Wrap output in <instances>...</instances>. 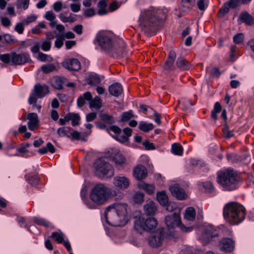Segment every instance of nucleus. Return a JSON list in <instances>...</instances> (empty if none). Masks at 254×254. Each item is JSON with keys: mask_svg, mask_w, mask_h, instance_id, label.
I'll return each instance as SVG.
<instances>
[{"mask_svg": "<svg viewBox=\"0 0 254 254\" xmlns=\"http://www.w3.org/2000/svg\"><path fill=\"white\" fill-rule=\"evenodd\" d=\"M41 68L43 72L46 74L53 72L56 69V66L53 64H44L42 65Z\"/></svg>", "mask_w": 254, "mask_h": 254, "instance_id": "42", "label": "nucleus"}, {"mask_svg": "<svg viewBox=\"0 0 254 254\" xmlns=\"http://www.w3.org/2000/svg\"><path fill=\"white\" fill-rule=\"evenodd\" d=\"M218 236V234L215 231H213L209 228L206 229L203 234V238L205 239L207 241H210L213 238L217 237Z\"/></svg>", "mask_w": 254, "mask_h": 254, "instance_id": "28", "label": "nucleus"}, {"mask_svg": "<svg viewBox=\"0 0 254 254\" xmlns=\"http://www.w3.org/2000/svg\"><path fill=\"white\" fill-rule=\"evenodd\" d=\"M195 0H182V5L186 9H190L195 4Z\"/></svg>", "mask_w": 254, "mask_h": 254, "instance_id": "48", "label": "nucleus"}, {"mask_svg": "<svg viewBox=\"0 0 254 254\" xmlns=\"http://www.w3.org/2000/svg\"><path fill=\"white\" fill-rule=\"evenodd\" d=\"M71 137L72 140H81L82 141H85L86 139L84 137L80 136V133L76 130L73 131L72 132H70L69 137Z\"/></svg>", "mask_w": 254, "mask_h": 254, "instance_id": "52", "label": "nucleus"}, {"mask_svg": "<svg viewBox=\"0 0 254 254\" xmlns=\"http://www.w3.org/2000/svg\"><path fill=\"white\" fill-rule=\"evenodd\" d=\"M30 61V57L26 53L21 54H17L16 52L11 53V62L14 65H22Z\"/></svg>", "mask_w": 254, "mask_h": 254, "instance_id": "10", "label": "nucleus"}, {"mask_svg": "<svg viewBox=\"0 0 254 254\" xmlns=\"http://www.w3.org/2000/svg\"><path fill=\"white\" fill-rule=\"evenodd\" d=\"M48 86L45 85H41L40 84H36L34 86L33 93L34 95L38 98H42L46 94L49 93Z\"/></svg>", "mask_w": 254, "mask_h": 254, "instance_id": "18", "label": "nucleus"}, {"mask_svg": "<svg viewBox=\"0 0 254 254\" xmlns=\"http://www.w3.org/2000/svg\"><path fill=\"white\" fill-rule=\"evenodd\" d=\"M25 177L28 180L29 183L32 186H36L39 183V179L37 176L26 175Z\"/></svg>", "mask_w": 254, "mask_h": 254, "instance_id": "50", "label": "nucleus"}, {"mask_svg": "<svg viewBox=\"0 0 254 254\" xmlns=\"http://www.w3.org/2000/svg\"><path fill=\"white\" fill-rule=\"evenodd\" d=\"M203 187H204L205 191L208 192H211L214 190V188L213 186L212 183L210 182H206L203 183Z\"/></svg>", "mask_w": 254, "mask_h": 254, "instance_id": "53", "label": "nucleus"}, {"mask_svg": "<svg viewBox=\"0 0 254 254\" xmlns=\"http://www.w3.org/2000/svg\"><path fill=\"white\" fill-rule=\"evenodd\" d=\"M165 12L162 9L147 10L142 14L140 26L144 32H154L166 19Z\"/></svg>", "mask_w": 254, "mask_h": 254, "instance_id": "2", "label": "nucleus"}, {"mask_svg": "<svg viewBox=\"0 0 254 254\" xmlns=\"http://www.w3.org/2000/svg\"><path fill=\"white\" fill-rule=\"evenodd\" d=\"M45 18L47 20L52 21L56 18V15L52 11H49L46 13Z\"/></svg>", "mask_w": 254, "mask_h": 254, "instance_id": "60", "label": "nucleus"}, {"mask_svg": "<svg viewBox=\"0 0 254 254\" xmlns=\"http://www.w3.org/2000/svg\"><path fill=\"white\" fill-rule=\"evenodd\" d=\"M176 59V54L175 52L173 50L170 51L168 56L167 60L165 63L164 69L166 70H174L175 67L174 64Z\"/></svg>", "mask_w": 254, "mask_h": 254, "instance_id": "15", "label": "nucleus"}, {"mask_svg": "<svg viewBox=\"0 0 254 254\" xmlns=\"http://www.w3.org/2000/svg\"><path fill=\"white\" fill-rule=\"evenodd\" d=\"M195 210L192 207H188L186 210L185 218L189 221H193L195 218Z\"/></svg>", "mask_w": 254, "mask_h": 254, "instance_id": "30", "label": "nucleus"}, {"mask_svg": "<svg viewBox=\"0 0 254 254\" xmlns=\"http://www.w3.org/2000/svg\"><path fill=\"white\" fill-rule=\"evenodd\" d=\"M223 133L225 138H230L234 135V130H230L227 124H225L223 128Z\"/></svg>", "mask_w": 254, "mask_h": 254, "instance_id": "47", "label": "nucleus"}, {"mask_svg": "<svg viewBox=\"0 0 254 254\" xmlns=\"http://www.w3.org/2000/svg\"><path fill=\"white\" fill-rule=\"evenodd\" d=\"M169 190L171 191L172 195L179 200H183L186 198V193L184 190L177 184L170 186Z\"/></svg>", "mask_w": 254, "mask_h": 254, "instance_id": "14", "label": "nucleus"}, {"mask_svg": "<svg viewBox=\"0 0 254 254\" xmlns=\"http://www.w3.org/2000/svg\"><path fill=\"white\" fill-rule=\"evenodd\" d=\"M94 167L96 174L99 176L109 175L111 177L114 175V170L112 166L101 158H99L94 162Z\"/></svg>", "mask_w": 254, "mask_h": 254, "instance_id": "8", "label": "nucleus"}, {"mask_svg": "<svg viewBox=\"0 0 254 254\" xmlns=\"http://www.w3.org/2000/svg\"><path fill=\"white\" fill-rule=\"evenodd\" d=\"M230 6L225 2L223 6L219 10L217 15L220 18H223L229 11Z\"/></svg>", "mask_w": 254, "mask_h": 254, "instance_id": "40", "label": "nucleus"}, {"mask_svg": "<svg viewBox=\"0 0 254 254\" xmlns=\"http://www.w3.org/2000/svg\"><path fill=\"white\" fill-rule=\"evenodd\" d=\"M244 37V35L242 33H238L234 36V42L237 44H240L243 42Z\"/></svg>", "mask_w": 254, "mask_h": 254, "instance_id": "57", "label": "nucleus"}, {"mask_svg": "<svg viewBox=\"0 0 254 254\" xmlns=\"http://www.w3.org/2000/svg\"><path fill=\"white\" fill-rule=\"evenodd\" d=\"M133 175L138 180L144 179L147 175V169L143 165H138L133 170Z\"/></svg>", "mask_w": 254, "mask_h": 254, "instance_id": "20", "label": "nucleus"}, {"mask_svg": "<svg viewBox=\"0 0 254 254\" xmlns=\"http://www.w3.org/2000/svg\"><path fill=\"white\" fill-rule=\"evenodd\" d=\"M64 36H59L57 37L56 40L55 41V46L57 48H60L62 47L64 44Z\"/></svg>", "mask_w": 254, "mask_h": 254, "instance_id": "55", "label": "nucleus"}, {"mask_svg": "<svg viewBox=\"0 0 254 254\" xmlns=\"http://www.w3.org/2000/svg\"><path fill=\"white\" fill-rule=\"evenodd\" d=\"M110 188L104 184L100 183L96 185L91 190L90 198L96 204L101 205L105 203L109 199Z\"/></svg>", "mask_w": 254, "mask_h": 254, "instance_id": "4", "label": "nucleus"}, {"mask_svg": "<svg viewBox=\"0 0 254 254\" xmlns=\"http://www.w3.org/2000/svg\"><path fill=\"white\" fill-rule=\"evenodd\" d=\"M10 60L11 61V54H5L1 55L0 61H1L4 64H9L10 62Z\"/></svg>", "mask_w": 254, "mask_h": 254, "instance_id": "56", "label": "nucleus"}, {"mask_svg": "<svg viewBox=\"0 0 254 254\" xmlns=\"http://www.w3.org/2000/svg\"><path fill=\"white\" fill-rule=\"evenodd\" d=\"M24 24L22 22L17 23L14 29L19 34H22L24 31Z\"/></svg>", "mask_w": 254, "mask_h": 254, "instance_id": "59", "label": "nucleus"}, {"mask_svg": "<svg viewBox=\"0 0 254 254\" xmlns=\"http://www.w3.org/2000/svg\"><path fill=\"white\" fill-rule=\"evenodd\" d=\"M119 46L118 48H116L115 50L116 51L117 55L118 56L122 57L124 56L125 54H126V45L124 42L122 41H121L119 43Z\"/></svg>", "mask_w": 254, "mask_h": 254, "instance_id": "36", "label": "nucleus"}, {"mask_svg": "<svg viewBox=\"0 0 254 254\" xmlns=\"http://www.w3.org/2000/svg\"><path fill=\"white\" fill-rule=\"evenodd\" d=\"M107 0H100L98 3V14L99 15L105 14L107 13L106 10Z\"/></svg>", "mask_w": 254, "mask_h": 254, "instance_id": "34", "label": "nucleus"}, {"mask_svg": "<svg viewBox=\"0 0 254 254\" xmlns=\"http://www.w3.org/2000/svg\"><path fill=\"white\" fill-rule=\"evenodd\" d=\"M95 14V10L93 8L86 9L84 12V16L87 17L92 16Z\"/></svg>", "mask_w": 254, "mask_h": 254, "instance_id": "64", "label": "nucleus"}, {"mask_svg": "<svg viewBox=\"0 0 254 254\" xmlns=\"http://www.w3.org/2000/svg\"><path fill=\"white\" fill-rule=\"evenodd\" d=\"M210 74L213 77H218L221 75V72L218 67H213L210 71Z\"/></svg>", "mask_w": 254, "mask_h": 254, "instance_id": "58", "label": "nucleus"}, {"mask_svg": "<svg viewBox=\"0 0 254 254\" xmlns=\"http://www.w3.org/2000/svg\"><path fill=\"white\" fill-rule=\"evenodd\" d=\"M154 127V125L152 123H146L144 122H140L138 126L139 129L145 132H147L152 130Z\"/></svg>", "mask_w": 254, "mask_h": 254, "instance_id": "33", "label": "nucleus"}, {"mask_svg": "<svg viewBox=\"0 0 254 254\" xmlns=\"http://www.w3.org/2000/svg\"><path fill=\"white\" fill-rule=\"evenodd\" d=\"M108 91L111 95L117 97L123 93V88L120 83L116 82L109 86Z\"/></svg>", "mask_w": 254, "mask_h": 254, "instance_id": "19", "label": "nucleus"}, {"mask_svg": "<svg viewBox=\"0 0 254 254\" xmlns=\"http://www.w3.org/2000/svg\"><path fill=\"white\" fill-rule=\"evenodd\" d=\"M157 224L156 219L153 217L145 218L143 215L136 216L134 222V229L137 233L142 234L144 231H151L157 227Z\"/></svg>", "mask_w": 254, "mask_h": 254, "instance_id": "6", "label": "nucleus"}, {"mask_svg": "<svg viewBox=\"0 0 254 254\" xmlns=\"http://www.w3.org/2000/svg\"><path fill=\"white\" fill-rule=\"evenodd\" d=\"M69 115L72 126L74 127L78 125L80 120L79 115L78 113H69Z\"/></svg>", "mask_w": 254, "mask_h": 254, "instance_id": "39", "label": "nucleus"}, {"mask_svg": "<svg viewBox=\"0 0 254 254\" xmlns=\"http://www.w3.org/2000/svg\"><path fill=\"white\" fill-rule=\"evenodd\" d=\"M219 246L222 251L228 252L232 251L234 247V242L230 238H224L221 240Z\"/></svg>", "mask_w": 254, "mask_h": 254, "instance_id": "17", "label": "nucleus"}, {"mask_svg": "<svg viewBox=\"0 0 254 254\" xmlns=\"http://www.w3.org/2000/svg\"><path fill=\"white\" fill-rule=\"evenodd\" d=\"M230 6V8H235L239 6L242 3L241 0H229L228 2H226Z\"/></svg>", "mask_w": 254, "mask_h": 254, "instance_id": "54", "label": "nucleus"}, {"mask_svg": "<svg viewBox=\"0 0 254 254\" xmlns=\"http://www.w3.org/2000/svg\"><path fill=\"white\" fill-rule=\"evenodd\" d=\"M106 222L114 226H122L127 222V204L114 203L108 206L104 212Z\"/></svg>", "mask_w": 254, "mask_h": 254, "instance_id": "1", "label": "nucleus"}, {"mask_svg": "<svg viewBox=\"0 0 254 254\" xmlns=\"http://www.w3.org/2000/svg\"><path fill=\"white\" fill-rule=\"evenodd\" d=\"M113 184L116 188L123 190L128 188L129 181L125 176H116L113 179Z\"/></svg>", "mask_w": 254, "mask_h": 254, "instance_id": "13", "label": "nucleus"}, {"mask_svg": "<svg viewBox=\"0 0 254 254\" xmlns=\"http://www.w3.org/2000/svg\"><path fill=\"white\" fill-rule=\"evenodd\" d=\"M69 113L66 114L64 118H60L59 123L61 125H65L66 123L68 122L70 120Z\"/></svg>", "mask_w": 254, "mask_h": 254, "instance_id": "61", "label": "nucleus"}, {"mask_svg": "<svg viewBox=\"0 0 254 254\" xmlns=\"http://www.w3.org/2000/svg\"><path fill=\"white\" fill-rule=\"evenodd\" d=\"M63 66L70 71H78L80 69V63L77 59L72 58L65 60L62 63Z\"/></svg>", "mask_w": 254, "mask_h": 254, "instance_id": "12", "label": "nucleus"}, {"mask_svg": "<svg viewBox=\"0 0 254 254\" xmlns=\"http://www.w3.org/2000/svg\"><path fill=\"white\" fill-rule=\"evenodd\" d=\"M176 65L182 70H189L191 67L190 63L181 57L177 59Z\"/></svg>", "mask_w": 254, "mask_h": 254, "instance_id": "24", "label": "nucleus"}, {"mask_svg": "<svg viewBox=\"0 0 254 254\" xmlns=\"http://www.w3.org/2000/svg\"><path fill=\"white\" fill-rule=\"evenodd\" d=\"M87 82L89 85L95 86L100 83L101 79L97 74H93L89 76Z\"/></svg>", "mask_w": 254, "mask_h": 254, "instance_id": "31", "label": "nucleus"}, {"mask_svg": "<svg viewBox=\"0 0 254 254\" xmlns=\"http://www.w3.org/2000/svg\"><path fill=\"white\" fill-rule=\"evenodd\" d=\"M142 145L146 150H152L155 148L153 143H150L148 140H146L142 143Z\"/></svg>", "mask_w": 254, "mask_h": 254, "instance_id": "63", "label": "nucleus"}, {"mask_svg": "<svg viewBox=\"0 0 254 254\" xmlns=\"http://www.w3.org/2000/svg\"><path fill=\"white\" fill-rule=\"evenodd\" d=\"M136 117V116L133 115L132 110H129L127 112H123L121 115L120 122H127L130 120L132 118Z\"/></svg>", "mask_w": 254, "mask_h": 254, "instance_id": "32", "label": "nucleus"}, {"mask_svg": "<svg viewBox=\"0 0 254 254\" xmlns=\"http://www.w3.org/2000/svg\"><path fill=\"white\" fill-rule=\"evenodd\" d=\"M165 237L164 229L158 228L156 231L151 234L148 239L149 245L153 248H157L161 246Z\"/></svg>", "mask_w": 254, "mask_h": 254, "instance_id": "9", "label": "nucleus"}, {"mask_svg": "<svg viewBox=\"0 0 254 254\" xmlns=\"http://www.w3.org/2000/svg\"><path fill=\"white\" fill-rule=\"evenodd\" d=\"M222 110V107L219 102H216L214 104L213 110L211 111V118L214 120H217V113H219Z\"/></svg>", "mask_w": 254, "mask_h": 254, "instance_id": "35", "label": "nucleus"}, {"mask_svg": "<svg viewBox=\"0 0 254 254\" xmlns=\"http://www.w3.org/2000/svg\"><path fill=\"white\" fill-rule=\"evenodd\" d=\"M166 205H167L166 209L167 211L170 212L175 211V212H177L179 214L180 213V209L177 206L176 203L168 202Z\"/></svg>", "mask_w": 254, "mask_h": 254, "instance_id": "49", "label": "nucleus"}, {"mask_svg": "<svg viewBox=\"0 0 254 254\" xmlns=\"http://www.w3.org/2000/svg\"><path fill=\"white\" fill-rule=\"evenodd\" d=\"M3 37L6 43L7 44L14 43L16 42V40L13 39L12 36L9 34H4Z\"/></svg>", "mask_w": 254, "mask_h": 254, "instance_id": "62", "label": "nucleus"}, {"mask_svg": "<svg viewBox=\"0 0 254 254\" xmlns=\"http://www.w3.org/2000/svg\"><path fill=\"white\" fill-rule=\"evenodd\" d=\"M143 210L146 216H154L157 210L156 203L152 200L146 201L143 206Z\"/></svg>", "mask_w": 254, "mask_h": 254, "instance_id": "16", "label": "nucleus"}, {"mask_svg": "<svg viewBox=\"0 0 254 254\" xmlns=\"http://www.w3.org/2000/svg\"><path fill=\"white\" fill-rule=\"evenodd\" d=\"M70 127H60L57 130V133L59 137H62L65 136L67 137H69V130Z\"/></svg>", "mask_w": 254, "mask_h": 254, "instance_id": "44", "label": "nucleus"}, {"mask_svg": "<svg viewBox=\"0 0 254 254\" xmlns=\"http://www.w3.org/2000/svg\"><path fill=\"white\" fill-rule=\"evenodd\" d=\"M124 134L117 137V140L124 143L128 140V137L132 134V130L129 127H126L123 129Z\"/></svg>", "mask_w": 254, "mask_h": 254, "instance_id": "25", "label": "nucleus"}, {"mask_svg": "<svg viewBox=\"0 0 254 254\" xmlns=\"http://www.w3.org/2000/svg\"><path fill=\"white\" fill-rule=\"evenodd\" d=\"M102 106L101 99L96 96L94 99H92L90 102V108H94L97 109H100Z\"/></svg>", "mask_w": 254, "mask_h": 254, "instance_id": "38", "label": "nucleus"}, {"mask_svg": "<svg viewBox=\"0 0 254 254\" xmlns=\"http://www.w3.org/2000/svg\"><path fill=\"white\" fill-rule=\"evenodd\" d=\"M107 131L109 132V130H111L113 131L116 134L115 138L117 139V137L121 135L122 130L118 126L113 125L110 127L109 128H107Z\"/></svg>", "mask_w": 254, "mask_h": 254, "instance_id": "51", "label": "nucleus"}, {"mask_svg": "<svg viewBox=\"0 0 254 254\" xmlns=\"http://www.w3.org/2000/svg\"><path fill=\"white\" fill-rule=\"evenodd\" d=\"M165 222L168 229H173L176 226L179 227L184 232L191 231L192 227H186L181 221L180 215L175 212L173 214L169 215L165 218Z\"/></svg>", "mask_w": 254, "mask_h": 254, "instance_id": "7", "label": "nucleus"}, {"mask_svg": "<svg viewBox=\"0 0 254 254\" xmlns=\"http://www.w3.org/2000/svg\"><path fill=\"white\" fill-rule=\"evenodd\" d=\"M172 152L175 155H182L183 152V148L179 143H174L172 145Z\"/></svg>", "mask_w": 254, "mask_h": 254, "instance_id": "37", "label": "nucleus"}, {"mask_svg": "<svg viewBox=\"0 0 254 254\" xmlns=\"http://www.w3.org/2000/svg\"><path fill=\"white\" fill-rule=\"evenodd\" d=\"M100 120L105 124L112 125L115 122L114 118L106 113H101L99 116Z\"/></svg>", "mask_w": 254, "mask_h": 254, "instance_id": "29", "label": "nucleus"}, {"mask_svg": "<svg viewBox=\"0 0 254 254\" xmlns=\"http://www.w3.org/2000/svg\"><path fill=\"white\" fill-rule=\"evenodd\" d=\"M223 216L227 222L231 225H237L244 220L246 209L240 203L229 202L224 207Z\"/></svg>", "mask_w": 254, "mask_h": 254, "instance_id": "3", "label": "nucleus"}, {"mask_svg": "<svg viewBox=\"0 0 254 254\" xmlns=\"http://www.w3.org/2000/svg\"><path fill=\"white\" fill-rule=\"evenodd\" d=\"M156 198L159 203L162 205H166L168 202V197L165 191L157 192Z\"/></svg>", "mask_w": 254, "mask_h": 254, "instance_id": "26", "label": "nucleus"}, {"mask_svg": "<svg viewBox=\"0 0 254 254\" xmlns=\"http://www.w3.org/2000/svg\"><path fill=\"white\" fill-rule=\"evenodd\" d=\"M51 237L53 238L58 243H62L64 240V234L61 231L52 233Z\"/></svg>", "mask_w": 254, "mask_h": 254, "instance_id": "43", "label": "nucleus"}, {"mask_svg": "<svg viewBox=\"0 0 254 254\" xmlns=\"http://www.w3.org/2000/svg\"><path fill=\"white\" fill-rule=\"evenodd\" d=\"M236 173L231 169L219 172L217 174V182L225 190H233L236 188Z\"/></svg>", "mask_w": 254, "mask_h": 254, "instance_id": "5", "label": "nucleus"}, {"mask_svg": "<svg viewBox=\"0 0 254 254\" xmlns=\"http://www.w3.org/2000/svg\"><path fill=\"white\" fill-rule=\"evenodd\" d=\"M34 222L39 225L43 226L45 227H49L50 226V223L44 219L39 217H34L33 218Z\"/></svg>", "mask_w": 254, "mask_h": 254, "instance_id": "45", "label": "nucleus"}, {"mask_svg": "<svg viewBox=\"0 0 254 254\" xmlns=\"http://www.w3.org/2000/svg\"><path fill=\"white\" fill-rule=\"evenodd\" d=\"M144 193L139 191L136 192L133 196V200L134 203L141 204L144 200Z\"/></svg>", "mask_w": 254, "mask_h": 254, "instance_id": "41", "label": "nucleus"}, {"mask_svg": "<svg viewBox=\"0 0 254 254\" xmlns=\"http://www.w3.org/2000/svg\"><path fill=\"white\" fill-rule=\"evenodd\" d=\"M112 157V160L114 162L117 167H123L127 164L126 158L120 152H117Z\"/></svg>", "mask_w": 254, "mask_h": 254, "instance_id": "22", "label": "nucleus"}, {"mask_svg": "<svg viewBox=\"0 0 254 254\" xmlns=\"http://www.w3.org/2000/svg\"><path fill=\"white\" fill-rule=\"evenodd\" d=\"M239 19L247 25L252 26L254 24V18L247 11L242 12L239 16Z\"/></svg>", "mask_w": 254, "mask_h": 254, "instance_id": "23", "label": "nucleus"}, {"mask_svg": "<svg viewBox=\"0 0 254 254\" xmlns=\"http://www.w3.org/2000/svg\"><path fill=\"white\" fill-rule=\"evenodd\" d=\"M97 40L101 47L104 50L110 51L112 49L113 42L110 37L105 34H100L97 36Z\"/></svg>", "mask_w": 254, "mask_h": 254, "instance_id": "11", "label": "nucleus"}, {"mask_svg": "<svg viewBox=\"0 0 254 254\" xmlns=\"http://www.w3.org/2000/svg\"><path fill=\"white\" fill-rule=\"evenodd\" d=\"M137 186L139 189L144 190L149 194H152L154 192L155 187L153 185L142 182L139 183Z\"/></svg>", "mask_w": 254, "mask_h": 254, "instance_id": "27", "label": "nucleus"}, {"mask_svg": "<svg viewBox=\"0 0 254 254\" xmlns=\"http://www.w3.org/2000/svg\"><path fill=\"white\" fill-rule=\"evenodd\" d=\"M29 120L28 127L30 130H34L38 127V119L37 114L34 113H29L27 115Z\"/></svg>", "mask_w": 254, "mask_h": 254, "instance_id": "21", "label": "nucleus"}, {"mask_svg": "<svg viewBox=\"0 0 254 254\" xmlns=\"http://www.w3.org/2000/svg\"><path fill=\"white\" fill-rule=\"evenodd\" d=\"M64 79V78L59 77H56L54 80V83L53 84V87L58 90L62 89Z\"/></svg>", "mask_w": 254, "mask_h": 254, "instance_id": "46", "label": "nucleus"}]
</instances>
